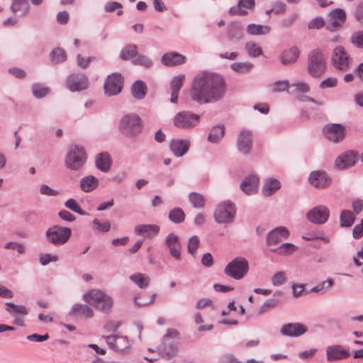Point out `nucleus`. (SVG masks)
Returning <instances> with one entry per match:
<instances>
[{"instance_id": "1", "label": "nucleus", "mask_w": 363, "mask_h": 363, "mask_svg": "<svg viewBox=\"0 0 363 363\" xmlns=\"http://www.w3.org/2000/svg\"><path fill=\"white\" fill-rule=\"evenodd\" d=\"M226 92L225 78L217 73L204 72L194 78L191 89V99L199 104L215 103L220 100Z\"/></svg>"}, {"instance_id": "2", "label": "nucleus", "mask_w": 363, "mask_h": 363, "mask_svg": "<svg viewBox=\"0 0 363 363\" xmlns=\"http://www.w3.org/2000/svg\"><path fill=\"white\" fill-rule=\"evenodd\" d=\"M84 301L96 310L109 313L113 305V299L100 289H91L84 294Z\"/></svg>"}, {"instance_id": "3", "label": "nucleus", "mask_w": 363, "mask_h": 363, "mask_svg": "<svg viewBox=\"0 0 363 363\" xmlns=\"http://www.w3.org/2000/svg\"><path fill=\"white\" fill-rule=\"evenodd\" d=\"M143 128L142 120L139 116L129 113L123 116L119 123L121 133L128 138H134L139 135Z\"/></svg>"}, {"instance_id": "4", "label": "nucleus", "mask_w": 363, "mask_h": 363, "mask_svg": "<svg viewBox=\"0 0 363 363\" xmlns=\"http://www.w3.org/2000/svg\"><path fill=\"white\" fill-rule=\"evenodd\" d=\"M86 160L87 156L84 148L78 145H72L68 149L65 162L69 169L79 171L83 168Z\"/></svg>"}, {"instance_id": "5", "label": "nucleus", "mask_w": 363, "mask_h": 363, "mask_svg": "<svg viewBox=\"0 0 363 363\" xmlns=\"http://www.w3.org/2000/svg\"><path fill=\"white\" fill-rule=\"evenodd\" d=\"M326 69V63L322 51L319 49L311 50L308 55L307 70L314 77H320Z\"/></svg>"}, {"instance_id": "6", "label": "nucleus", "mask_w": 363, "mask_h": 363, "mask_svg": "<svg viewBox=\"0 0 363 363\" xmlns=\"http://www.w3.org/2000/svg\"><path fill=\"white\" fill-rule=\"evenodd\" d=\"M249 271L248 261L243 257H236L225 267L224 273L235 280L242 279Z\"/></svg>"}, {"instance_id": "7", "label": "nucleus", "mask_w": 363, "mask_h": 363, "mask_svg": "<svg viewBox=\"0 0 363 363\" xmlns=\"http://www.w3.org/2000/svg\"><path fill=\"white\" fill-rule=\"evenodd\" d=\"M71 235L72 230L69 228L62 227L57 225L49 228L45 232V237L48 241L55 246L65 244Z\"/></svg>"}, {"instance_id": "8", "label": "nucleus", "mask_w": 363, "mask_h": 363, "mask_svg": "<svg viewBox=\"0 0 363 363\" xmlns=\"http://www.w3.org/2000/svg\"><path fill=\"white\" fill-rule=\"evenodd\" d=\"M235 213V204L227 201L218 205L213 216L216 222L219 224L230 223L233 221Z\"/></svg>"}, {"instance_id": "9", "label": "nucleus", "mask_w": 363, "mask_h": 363, "mask_svg": "<svg viewBox=\"0 0 363 363\" xmlns=\"http://www.w3.org/2000/svg\"><path fill=\"white\" fill-rule=\"evenodd\" d=\"M89 85V79L84 73L72 72L66 79V86L72 92L86 90Z\"/></svg>"}, {"instance_id": "10", "label": "nucleus", "mask_w": 363, "mask_h": 363, "mask_svg": "<svg viewBox=\"0 0 363 363\" xmlns=\"http://www.w3.org/2000/svg\"><path fill=\"white\" fill-rule=\"evenodd\" d=\"M331 63L339 71L345 72L349 69L350 57L343 46L338 45L333 49Z\"/></svg>"}, {"instance_id": "11", "label": "nucleus", "mask_w": 363, "mask_h": 363, "mask_svg": "<svg viewBox=\"0 0 363 363\" xmlns=\"http://www.w3.org/2000/svg\"><path fill=\"white\" fill-rule=\"evenodd\" d=\"M123 78L119 73H112L108 75L105 81L104 93L108 96L117 95L122 91Z\"/></svg>"}, {"instance_id": "12", "label": "nucleus", "mask_w": 363, "mask_h": 363, "mask_svg": "<svg viewBox=\"0 0 363 363\" xmlns=\"http://www.w3.org/2000/svg\"><path fill=\"white\" fill-rule=\"evenodd\" d=\"M308 182L316 189H324L331 185L333 179L325 171L314 170L309 174Z\"/></svg>"}, {"instance_id": "13", "label": "nucleus", "mask_w": 363, "mask_h": 363, "mask_svg": "<svg viewBox=\"0 0 363 363\" xmlns=\"http://www.w3.org/2000/svg\"><path fill=\"white\" fill-rule=\"evenodd\" d=\"M329 216L330 210L327 206L323 205L316 206L306 213L307 220L316 225L325 223L328 220Z\"/></svg>"}, {"instance_id": "14", "label": "nucleus", "mask_w": 363, "mask_h": 363, "mask_svg": "<svg viewBox=\"0 0 363 363\" xmlns=\"http://www.w3.org/2000/svg\"><path fill=\"white\" fill-rule=\"evenodd\" d=\"M325 137L333 143L342 141L345 136V128L340 123H329L323 128Z\"/></svg>"}, {"instance_id": "15", "label": "nucleus", "mask_w": 363, "mask_h": 363, "mask_svg": "<svg viewBox=\"0 0 363 363\" xmlns=\"http://www.w3.org/2000/svg\"><path fill=\"white\" fill-rule=\"evenodd\" d=\"M290 235L289 230L284 226L277 227L269 231L266 235L265 242L267 246L279 244L286 240Z\"/></svg>"}, {"instance_id": "16", "label": "nucleus", "mask_w": 363, "mask_h": 363, "mask_svg": "<svg viewBox=\"0 0 363 363\" xmlns=\"http://www.w3.org/2000/svg\"><path fill=\"white\" fill-rule=\"evenodd\" d=\"M357 161V153L353 150H348L337 157L335 166L338 170H344L354 166Z\"/></svg>"}, {"instance_id": "17", "label": "nucleus", "mask_w": 363, "mask_h": 363, "mask_svg": "<svg viewBox=\"0 0 363 363\" xmlns=\"http://www.w3.org/2000/svg\"><path fill=\"white\" fill-rule=\"evenodd\" d=\"M226 36L230 42H238L244 38V28L240 21H232L226 27Z\"/></svg>"}, {"instance_id": "18", "label": "nucleus", "mask_w": 363, "mask_h": 363, "mask_svg": "<svg viewBox=\"0 0 363 363\" xmlns=\"http://www.w3.org/2000/svg\"><path fill=\"white\" fill-rule=\"evenodd\" d=\"M308 331L307 327L301 323H289L282 325L280 333L283 336L297 337Z\"/></svg>"}, {"instance_id": "19", "label": "nucleus", "mask_w": 363, "mask_h": 363, "mask_svg": "<svg viewBox=\"0 0 363 363\" xmlns=\"http://www.w3.org/2000/svg\"><path fill=\"white\" fill-rule=\"evenodd\" d=\"M108 345L116 352H125L130 347L129 341L125 336L104 335Z\"/></svg>"}, {"instance_id": "20", "label": "nucleus", "mask_w": 363, "mask_h": 363, "mask_svg": "<svg viewBox=\"0 0 363 363\" xmlns=\"http://www.w3.org/2000/svg\"><path fill=\"white\" fill-rule=\"evenodd\" d=\"M252 134L250 130H242L237 139L238 150L243 155H249L252 150Z\"/></svg>"}, {"instance_id": "21", "label": "nucleus", "mask_w": 363, "mask_h": 363, "mask_svg": "<svg viewBox=\"0 0 363 363\" xmlns=\"http://www.w3.org/2000/svg\"><path fill=\"white\" fill-rule=\"evenodd\" d=\"M350 356L349 350L344 349L340 345L328 346L326 348L327 360L329 362L345 359Z\"/></svg>"}, {"instance_id": "22", "label": "nucleus", "mask_w": 363, "mask_h": 363, "mask_svg": "<svg viewBox=\"0 0 363 363\" xmlns=\"http://www.w3.org/2000/svg\"><path fill=\"white\" fill-rule=\"evenodd\" d=\"M159 353L167 359L174 357L179 348L174 340L163 337L161 345L157 348Z\"/></svg>"}, {"instance_id": "23", "label": "nucleus", "mask_w": 363, "mask_h": 363, "mask_svg": "<svg viewBox=\"0 0 363 363\" xmlns=\"http://www.w3.org/2000/svg\"><path fill=\"white\" fill-rule=\"evenodd\" d=\"M255 6V0H238L237 6L230 7L228 13L230 16H246L247 10H252Z\"/></svg>"}, {"instance_id": "24", "label": "nucleus", "mask_w": 363, "mask_h": 363, "mask_svg": "<svg viewBox=\"0 0 363 363\" xmlns=\"http://www.w3.org/2000/svg\"><path fill=\"white\" fill-rule=\"evenodd\" d=\"M258 184V177L255 174H250L243 179L240 188L246 194L251 195L257 191Z\"/></svg>"}, {"instance_id": "25", "label": "nucleus", "mask_w": 363, "mask_h": 363, "mask_svg": "<svg viewBox=\"0 0 363 363\" xmlns=\"http://www.w3.org/2000/svg\"><path fill=\"white\" fill-rule=\"evenodd\" d=\"M300 55L298 47L292 46L284 50L280 55V61L284 65H291L294 64Z\"/></svg>"}, {"instance_id": "26", "label": "nucleus", "mask_w": 363, "mask_h": 363, "mask_svg": "<svg viewBox=\"0 0 363 363\" xmlns=\"http://www.w3.org/2000/svg\"><path fill=\"white\" fill-rule=\"evenodd\" d=\"M165 243L171 255L177 259H179L180 242L179 237L174 233H169L165 239Z\"/></svg>"}, {"instance_id": "27", "label": "nucleus", "mask_w": 363, "mask_h": 363, "mask_svg": "<svg viewBox=\"0 0 363 363\" xmlns=\"http://www.w3.org/2000/svg\"><path fill=\"white\" fill-rule=\"evenodd\" d=\"M346 18L345 10L340 8L335 9L328 13L329 21L335 28L342 26L345 23Z\"/></svg>"}, {"instance_id": "28", "label": "nucleus", "mask_w": 363, "mask_h": 363, "mask_svg": "<svg viewBox=\"0 0 363 363\" xmlns=\"http://www.w3.org/2000/svg\"><path fill=\"white\" fill-rule=\"evenodd\" d=\"M281 187V182L277 179L269 177L265 179L262 189V193L263 196L269 197L279 190Z\"/></svg>"}, {"instance_id": "29", "label": "nucleus", "mask_w": 363, "mask_h": 363, "mask_svg": "<svg viewBox=\"0 0 363 363\" xmlns=\"http://www.w3.org/2000/svg\"><path fill=\"white\" fill-rule=\"evenodd\" d=\"M111 163L112 160L108 152H101L96 157V167L102 172H108L111 169Z\"/></svg>"}, {"instance_id": "30", "label": "nucleus", "mask_w": 363, "mask_h": 363, "mask_svg": "<svg viewBox=\"0 0 363 363\" xmlns=\"http://www.w3.org/2000/svg\"><path fill=\"white\" fill-rule=\"evenodd\" d=\"M160 231V227L154 224H140L135 227L134 232L139 235L155 236Z\"/></svg>"}, {"instance_id": "31", "label": "nucleus", "mask_w": 363, "mask_h": 363, "mask_svg": "<svg viewBox=\"0 0 363 363\" xmlns=\"http://www.w3.org/2000/svg\"><path fill=\"white\" fill-rule=\"evenodd\" d=\"M79 186L84 192L89 193L98 187L99 179L93 175H88L80 179Z\"/></svg>"}, {"instance_id": "32", "label": "nucleus", "mask_w": 363, "mask_h": 363, "mask_svg": "<svg viewBox=\"0 0 363 363\" xmlns=\"http://www.w3.org/2000/svg\"><path fill=\"white\" fill-rule=\"evenodd\" d=\"M161 62L167 67H173L182 64V55L169 52L164 54L161 57Z\"/></svg>"}, {"instance_id": "33", "label": "nucleus", "mask_w": 363, "mask_h": 363, "mask_svg": "<svg viewBox=\"0 0 363 363\" xmlns=\"http://www.w3.org/2000/svg\"><path fill=\"white\" fill-rule=\"evenodd\" d=\"M298 247L291 242H284L279 247L270 249V251L280 256H288L295 252Z\"/></svg>"}, {"instance_id": "34", "label": "nucleus", "mask_w": 363, "mask_h": 363, "mask_svg": "<svg viewBox=\"0 0 363 363\" xmlns=\"http://www.w3.org/2000/svg\"><path fill=\"white\" fill-rule=\"evenodd\" d=\"M270 30L271 28L267 25L250 23L246 28V32L250 35H264Z\"/></svg>"}, {"instance_id": "35", "label": "nucleus", "mask_w": 363, "mask_h": 363, "mask_svg": "<svg viewBox=\"0 0 363 363\" xmlns=\"http://www.w3.org/2000/svg\"><path fill=\"white\" fill-rule=\"evenodd\" d=\"M147 93V86L141 80L135 81L131 86V94L133 96L138 100L145 98Z\"/></svg>"}, {"instance_id": "36", "label": "nucleus", "mask_w": 363, "mask_h": 363, "mask_svg": "<svg viewBox=\"0 0 363 363\" xmlns=\"http://www.w3.org/2000/svg\"><path fill=\"white\" fill-rule=\"evenodd\" d=\"M224 134V125H216L211 128L208 136V140L213 143H218L223 138Z\"/></svg>"}, {"instance_id": "37", "label": "nucleus", "mask_w": 363, "mask_h": 363, "mask_svg": "<svg viewBox=\"0 0 363 363\" xmlns=\"http://www.w3.org/2000/svg\"><path fill=\"white\" fill-rule=\"evenodd\" d=\"M355 220L354 213L350 210H342L340 216V225L342 228L351 227Z\"/></svg>"}, {"instance_id": "38", "label": "nucleus", "mask_w": 363, "mask_h": 363, "mask_svg": "<svg viewBox=\"0 0 363 363\" xmlns=\"http://www.w3.org/2000/svg\"><path fill=\"white\" fill-rule=\"evenodd\" d=\"M170 87L172 90L171 93V102L177 103L178 101L179 92L182 88V75L179 74L175 77L170 83Z\"/></svg>"}, {"instance_id": "39", "label": "nucleus", "mask_w": 363, "mask_h": 363, "mask_svg": "<svg viewBox=\"0 0 363 363\" xmlns=\"http://www.w3.org/2000/svg\"><path fill=\"white\" fill-rule=\"evenodd\" d=\"M6 306H9L6 308V311L13 318L19 315H26L28 313L27 308L23 305H16L12 302H7Z\"/></svg>"}, {"instance_id": "40", "label": "nucleus", "mask_w": 363, "mask_h": 363, "mask_svg": "<svg viewBox=\"0 0 363 363\" xmlns=\"http://www.w3.org/2000/svg\"><path fill=\"white\" fill-rule=\"evenodd\" d=\"M77 313H81L87 318H92L94 316V311L92 308L86 304H74L72 307L69 314L74 315Z\"/></svg>"}, {"instance_id": "41", "label": "nucleus", "mask_w": 363, "mask_h": 363, "mask_svg": "<svg viewBox=\"0 0 363 363\" xmlns=\"http://www.w3.org/2000/svg\"><path fill=\"white\" fill-rule=\"evenodd\" d=\"M230 69L239 74H247L250 72L254 65L250 62H237L230 65Z\"/></svg>"}, {"instance_id": "42", "label": "nucleus", "mask_w": 363, "mask_h": 363, "mask_svg": "<svg viewBox=\"0 0 363 363\" xmlns=\"http://www.w3.org/2000/svg\"><path fill=\"white\" fill-rule=\"evenodd\" d=\"M200 116L189 111H183V128L195 126L199 121Z\"/></svg>"}, {"instance_id": "43", "label": "nucleus", "mask_w": 363, "mask_h": 363, "mask_svg": "<svg viewBox=\"0 0 363 363\" xmlns=\"http://www.w3.org/2000/svg\"><path fill=\"white\" fill-rule=\"evenodd\" d=\"M130 279L141 289L149 285L150 278L142 273H136L130 276Z\"/></svg>"}, {"instance_id": "44", "label": "nucleus", "mask_w": 363, "mask_h": 363, "mask_svg": "<svg viewBox=\"0 0 363 363\" xmlns=\"http://www.w3.org/2000/svg\"><path fill=\"white\" fill-rule=\"evenodd\" d=\"M51 61L53 64H59L67 60V54L65 50L57 48L50 54Z\"/></svg>"}, {"instance_id": "45", "label": "nucleus", "mask_w": 363, "mask_h": 363, "mask_svg": "<svg viewBox=\"0 0 363 363\" xmlns=\"http://www.w3.org/2000/svg\"><path fill=\"white\" fill-rule=\"evenodd\" d=\"M138 47L134 44L128 45L124 47L120 53V57L123 60H128L137 56Z\"/></svg>"}, {"instance_id": "46", "label": "nucleus", "mask_w": 363, "mask_h": 363, "mask_svg": "<svg viewBox=\"0 0 363 363\" xmlns=\"http://www.w3.org/2000/svg\"><path fill=\"white\" fill-rule=\"evenodd\" d=\"M245 48L248 55L252 57H257L263 55L262 48L252 41L246 43Z\"/></svg>"}, {"instance_id": "47", "label": "nucleus", "mask_w": 363, "mask_h": 363, "mask_svg": "<svg viewBox=\"0 0 363 363\" xmlns=\"http://www.w3.org/2000/svg\"><path fill=\"white\" fill-rule=\"evenodd\" d=\"M11 10L14 13L22 11L23 15H26L28 10L27 0H12Z\"/></svg>"}, {"instance_id": "48", "label": "nucleus", "mask_w": 363, "mask_h": 363, "mask_svg": "<svg viewBox=\"0 0 363 363\" xmlns=\"http://www.w3.org/2000/svg\"><path fill=\"white\" fill-rule=\"evenodd\" d=\"M189 200L194 208H202L205 204L203 196L196 192H191L189 195Z\"/></svg>"}, {"instance_id": "49", "label": "nucleus", "mask_w": 363, "mask_h": 363, "mask_svg": "<svg viewBox=\"0 0 363 363\" xmlns=\"http://www.w3.org/2000/svg\"><path fill=\"white\" fill-rule=\"evenodd\" d=\"M65 206L71 210L72 211L78 213L81 216H86L88 215V213L85 211H84L77 201L74 199H69L65 202Z\"/></svg>"}, {"instance_id": "50", "label": "nucleus", "mask_w": 363, "mask_h": 363, "mask_svg": "<svg viewBox=\"0 0 363 363\" xmlns=\"http://www.w3.org/2000/svg\"><path fill=\"white\" fill-rule=\"evenodd\" d=\"M200 240L198 236H191L187 242V252L191 254L194 257L196 256V250L199 247Z\"/></svg>"}, {"instance_id": "51", "label": "nucleus", "mask_w": 363, "mask_h": 363, "mask_svg": "<svg viewBox=\"0 0 363 363\" xmlns=\"http://www.w3.org/2000/svg\"><path fill=\"white\" fill-rule=\"evenodd\" d=\"M279 301L278 299L272 298L267 299L266 301H264V303H262L259 309H258V313L262 314L264 313L268 312L272 308H274L277 307V306L279 304Z\"/></svg>"}, {"instance_id": "52", "label": "nucleus", "mask_w": 363, "mask_h": 363, "mask_svg": "<svg viewBox=\"0 0 363 363\" xmlns=\"http://www.w3.org/2000/svg\"><path fill=\"white\" fill-rule=\"evenodd\" d=\"M32 92L35 97L41 99L45 97L49 92L48 87L42 86L40 84H34L32 86Z\"/></svg>"}, {"instance_id": "53", "label": "nucleus", "mask_w": 363, "mask_h": 363, "mask_svg": "<svg viewBox=\"0 0 363 363\" xmlns=\"http://www.w3.org/2000/svg\"><path fill=\"white\" fill-rule=\"evenodd\" d=\"M350 42L356 48L363 49V30L354 32L350 37Z\"/></svg>"}, {"instance_id": "54", "label": "nucleus", "mask_w": 363, "mask_h": 363, "mask_svg": "<svg viewBox=\"0 0 363 363\" xmlns=\"http://www.w3.org/2000/svg\"><path fill=\"white\" fill-rule=\"evenodd\" d=\"M92 224L94 226H96L98 232L106 233L111 229V223L108 220L101 223L99 219L95 218L92 221Z\"/></svg>"}, {"instance_id": "55", "label": "nucleus", "mask_w": 363, "mask_h": 363, "mask_svg": "<svg viewBox=\"0 0 363 363\" xmlns=\"http://www.w3.org/2000/svg\"><path fill=\"white\" fill-rule=\"evenodd\" d=\"M325 20L321 16H316L308 23V29H320L325 26Z\"/></svg>"}, {"instance_id": "56", "label": "nucleus", "mask_w": 363, "mask_h": 363, "mask_svg": "<svg viewBox=\"0 0 363 363\" xmlns=\"http://www.w3.org/2000/svg\"><path fill=\"white\" fill-rule=\"evenodd\" d=\"M271 281L273 286H278L283 285L286 281L285 273L284 272H277L272 277Z\"/></svg>"}, {"instance_id": "57", "label": "nucleus", "mask_w": 363, "mask_h": 363, "mask_svg": "<svg viewBox=\"0 0 363 363\" xmlns=\"http://www.w3.org/2000/svg\"><path fill=\"white\" fill-rule=\"evenodd\" d=\"M169 148L176 157H182V140H172Z\"/></svg>"}, {"instance_id": "58", "label": "nucleus", "mask_w": 363, "mask_h": 363, "mask_svg": "<svg viewBox=\"0 0 363 363\" xmlns=\"http://www.w3.org/2000/svg\"><path fill=\"white\" fill-rule=\"evenodd\" d=\"M289 82L288 80H279L273 84L272 90L274 92H281L289 89Z\"/></svg>"}, {"instance_id": "59", "label": "nucleus", "mask_w": 363, "mask_h": 363, "mask_svg": "<svg viewBox=\"0 0 363 363\" xmlns=\"http://www.w3.org/2000/svg\"><path fill=\"white\" fill-rule=\"evenodd\" d=\"M169 220L175 223H179L182 222V209L179 208H174L171 210L169 213Z\"/></svg>"}, {"instance_id": "60", "label": "nucleus", "mask_w": 363, "mask_h": 363, "mask_svg": "<svg viewBox=\"0 0 363 363\" xmlns=\"http://www.w3.org/2000/svg\"><path fill=\"white\" fill-rule=\"evenodd\" d=\"M133 63L135 65H139L144 66L145 67H150L152 65V60L147 57V56L140 55H138L134 60Z\"/></svg>"}, {"instance_id": "61", "label": "nucleus", "mask_w": 363, "mask_h": 363, "mask_svg": "<svg viewBox=\"0 0 363 363\" xmlns=\"http://www.w3.org/2000/svg\"><path fill=\"white\" fill-rule=\"evenodd\" d=\"M337 79L335 77H328L323 80L319 85L320 89L333 88L337 86Z\"/></svg>"}, {"instance_id": "62", "label": "nucleus", "mask_w": 363, "mask_h": 363, "mask_svg": "<svg viewBox=\"0 0 363 363\" xmlns=\"http://www.w3.org/2000/svg\"><path fill=\"white\" fill-rule=\"evenodd\" d=\"M354 16L357 22L363 24V1L357 5L354 11Z\"/></svg>"}, {"instance_id": "63", "label": "nucleus", "mask_w": 363, "mask_h": 363, "mask_svg": "<svg viewBox=\"0 0 363 363\" xmlns=\"http://www.w3.org/2000/svg\"><path fill=\"white\" fill-rule=\"evenodd\" d=\"M219 363H242V362L238 361L233 354L227 353L220 357Z\"/></svg>"}, {"instance_id": "64", "label": "nucleus", "mask_w": 363, "mask_h": 363, "mask_svg": "<svg viewBox=\"0 0 363 363\" xmlns=\"http://www.w3.org/2000/svg\"><path fill=\"white\" fill-rule=\"evenodd\" d=\"M353 238L358 240L363 237V218L361 220V223L356 225L352 230Z\"/></svg>"}]
</instances>
